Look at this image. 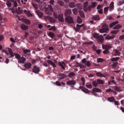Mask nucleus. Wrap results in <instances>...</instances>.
Masks as SVG:
<instances>
[{
    "instance_id": "nucleus-19",
    "label": "nucleus",
    "mask_w": 124,
    "mask_h": 124,
    "mask_svg": "<svg viewBox=\"0 0 124 124\" xmlns=\"http://www.w3.org/2000/svg\"><path fill=\"white\" fill-rule=\"evenodd\" d=\"M46 19H48V20L49 21V22H50L51 23H55V22H56V20H55V19L49 16H46Z\"/></svg>"
},
{
    "instance_id": "nucleus-3",
    "label": "nucleus",
    "mask_w": 124,
    "mask_h": 124,
    "mask_svg": "<svg viewBox=\"0 0 124 124\" xmlns=\"http://www.w3.org/2000/svg\"><path fill=\"white\" fill-rule=\"evenodd\" d=\"M53 12H54L53 7L51 5H48V7L45 8V13L47 15H52Z\"/></svg>"
},
{
    "instance_id": "nucleus-63",
    "label": "nucleus",
    "mask_w": 124,
    "mask_h": 124,
    "mask_svg": "<svg viewBox=\"0 0 124 124\" xmlns=\"http://www.w3.org/2000/svg\"><path fill=\"white\" fill-rule=\"evenodd\" d=\"M10 40L11 42H13L14 43H15V42H16V39H14L13 38H11Z\"/></svg>"
},
{
    "instance_id": "nucleus-26",
    "label": "nucleus",
    "mask_w": 124,
    "mask_h": 124,
    "mask_svg": "<svg viewBox=\"0 0 124 124\" xmlns=\"http://www.w3.org/2000/svg\"><path fill=\"white\" fill-rule=\"evenodd\" d=\"M93 20H94L95 21L100 20V17H99V16L98 15H95L93 16Z\"/></svg>"
},
{
    "instance_id": "nucleus-18",
    "label": "nucleus",
    "mask_w": 124,
    "mask_h": 124,
    "mask_svg": "<svg viewBox=\"0 0 124 124\" xmlns=\"http://www.w3.org/2000/svg\"><path fill=\"white\" fill-rule=\"evenodd\" d=\"M32 72H34V73H38V72H39V68L35 66L32 69Z\"/></svg>"
},
{
    "instance_id": "nucleus-7",
    "label": "nucleus",
    "mask_w": 124,
    "mask_h": 124,
    "mask_svg": "<svg viewBox=\"0 0 124 124\" xmlns=\"http://www.w3.org/2000/svg\"><path fill=\"white\" fill-rule=\"evenodd\" d=\"M102 48L103 49H111L112 48V45L109 43H107L106 45H102Z\"/></svg>"
},
{
    "instance_id": "nucleus-40",
    "label": "nucleus",
    "mask_w": 124,
    "mask_h": 124,
    "mask_svg": "<svg viewBox=\"0 0 124 124\" xmlns=\"http://www.w3.org/2000/svg\"><path fill=\"white\" fill-rule=\"evenodd\" d=\"M59 9H60L59 5H56L54 7V10L56 12L59 13Z\"/></svg>"
},
{
    "instance_id": "nucleus-64",
    "label": "nucleus",
    "mask_w": 124,
    "mask_h": 124,
    "mask_svg": "<svg viewBox=\"0 0 124 124\" xmlns=\"http://www.w3.org/2000/svg\"><path fill=\"white\" fill-rule=\"evenodd\" d=\"M32 6H33L34 8H35L36 9H37V4L32 3Z\"/></svg>"
},
{
    "instance_id": "nucleus-23",
    "label": "nucleus",
    "mask_w": 124,
    "mask_h": 124,
    "mask_svg": "<svg viewBox=\"0 0 124 124\" xmlns=\"http://www.w3.org/2000/svg\"><path fill=\"white\" fill-rule=\"evenodd\" d=\"M67 85H75V81L74 80H69L66 82Z\"/></svg>"
},
{
    "instance_id": "nucleus-34",
    "label": "nucleus",
    "mask_w": 124,
    "mask_h": 124,
    "mask_svg": "<svg viewBox=\"0 0 124 124\" xmlns=\"http://www.w3.org/2000/svg\"><path fill=\"white\" fill-rule=\"evenodd\" d=\"M92 91L94 93H100L101 91L98 88H93Z\"/></svg>"
},
{
    "instance_id": "nucleus-38",
    "label": "nucleus",
    "mask_w": 124,
    "mask_h": 124,
    "mask_svg": "<svg viewBox=\"0 0 124 124\" xmlns=\"http://www.w3.org/2000/svg\"><path fill=\"white\" fill-rule=\"evenodd\" d=\"M124 0H122V1H119L117 2V5L118 6H121V5H123V4H124Z\"/></svg>"
},
{
    "instance_id": "nucleus-15",
    "label": "nucleus",
    "mask_w": 124,
    "mask_h": 124,
    "mask_svg": "<svg viewBox=\"0 0 124 124\" xmlns=\"http://www.w3.org/2000/svg\"><path fill=\"white\" fill-rule=\"evenodd\" d=\"M18 62L20 63H24L25 62H26V58L24 57H20L18 59Z\"/></svg>"
},
{
    "instance_id": "nucleus-10",
    "label": "nucleus",
    "mask_w": 124,
    "mask_h": 124,
    "mask_svg": "<svg viewBox=\"0 0 124 124\" xmlns=\"http://www.w3.org/2000/svg\"><path fill=\"white\" fill-rule=\"evenodd\" d=\"M87 6H88V2H84V5H83V9L84 11H87V10H88V11H91V9Z\"/></svg>"
},
{
    "instance_id": "nucleus-13",
    "label": "nucleus",
    "mask_w": 124,
    "mask_h": 124,
    "mask_svg": "<svg viewBox=\"0 0 124 124\" xmlns=\"http://www.w3.org/2000/svg\"><path fill=\"white\" fill-rule=\"evenodd\" d=\"M24 13L26 14L28 17H32V14L31 13L30 11H27V10H23Z\"/></svg>"
},
{
    "instance_id": "nucleus-9",
    "label": "nucleus",
    "mask_w": 124,
    "mask_h": 124,
    "mask_svg": "<svg viewBox=\"0 0 124 124\" xmlns=\"http://www.w3.org/2000/svg\"><path fill=\"white\" fill-rule=\"evenodd\" d=\"M97 41L98 43H99L100 44H101V43H103V41L104 40V37L102 35H100L98 36L97 38Z\"/></svg>"
},
{
    "instance_id": "nucleus-8",
    "label": "nucleus",
    "mask_w": 124,
    "mask_h": 124,
    "mask_svg": "<svg viewBox=\"0 0 124 124\" xmlns=\"http://www.w3.org/2000/svg\"><path fill=\"white\" fill-rule=\"evenodd\" d=\"M39 6L41 10H44V8L46 6V3L44 1H41L39 3Z\"/></svg>"
},
{
    "instance_id": "nucleus-44",
    "label": "nucleus",
    "mask_w": 124,
    "mask_h": 124,
    "mask_svg": "<svg viewBox=\"0 0 124 124\" xmlns=\"http://www.w3.org/2000/svg\"><path fill=\"white\" fill-rule=\"evenodd\" d=\"M104 61V59H102V58H98L97 59V62H103Z\"/></svg>"
},
{
    "instance_id": "nucleus-31",
    "label": "nucleus",
    "mask_w": 124,
    "mask_h": 124,
    "mask_svg": "<svg viewBox=\"0 0 124 124\" xmlns=\"http://www.w3.org/2000/svg\"><path fill=\"white\" fill-rule=\"evenodd\" d=\"M108 100L109 102H114L115 101V98L114 97H110L108 98Z\"/></svg>"
},
{
    "instance_id": "nucleus-51",
    "label": "nucleus",
    "mask_w": 124,
    "mask_h": 124,
    "mask_svg": "<svg viewBox=\"0 0 124 124\" xmlns=\"http://www.w3.org/2000/svg\"><path fill=\"white\" fill-rule=\"evenodd\" d=\"M93 37H94V38H96L97 39V38H98V36H99V35H98V34H97L96 33H94L93 34Z\"/></svg>"
},
{
    "instance_id": "nucleus-36",
    "label": "nucleus",
    "mask_w": 124,
    "mask_h": 124,
    "mask_svg": "<svg viewBox=\"0 0 124 124\" xmlns=\"http://www.w3.org/2000/svg\"><path fill=\"white\" fill-rule=\"evenodd\" d=\"M119 31H120L119 30H113L111 31V33L112 34H117L119 32Z\"/></svg>"
},
{
    "instance_id": "nucleus-30",
    "label": "nucleus",
    "mask_w": 124,
    "mask_h": 124,
    "mask_svg": "<svg viewBox=\"0 0 124 124\" xmlns=\"http://www.w3.org/2000/svg\"><path fill=\"white\" fill-rule=\"evenodd\" d=\"M96 6V2H93L92 3L91 5L89 6V8L91 9V8H93Z\"/></svg>"
},
{
    "instance_id": "nucleus-16",
    "label": "nucleus",
    "mask_w": 124,
    "mask_h": 124,
    "mask_svg": "<svg viewBox=\"0 0 124 124\" xmlns=\"http://www.w3.org/2000/svg\"><path fill=\"white\" fill-rule=\"evenodd\" d=\"M46 62L48 63V64H50L53 67H57V65H56V64H55V63L54 62H53L52 61L47 60Z\"/></svg>"
},
{
    "instance_id": "nucleus-22",
    "label": "nucleus",
    "mask_w": 124,
    "mask_h": 124,
    "mask_svg": "<svg viewBox=\"0 0 124 124\" xmlns=\"http://www.w3.org/2000/svg\"><path fill=\"white\" fill-rule=\"evenodd\" d=\"M20 28L22 29V30L26 31V30H28V29H29V27L26 26L25 24H21L20 25Z\"/></svg>"
},
{
    "instance_id": "nucleus-17",
    "label": "nucleus",
    "mask_w": 124,
    "mask_h": 124,
    "mask_svg": "<svg viewBox=\"0 0 124 124\" xmlns=\"http://www.w3.org/2000/svg\"><path fill=\"white\" fill-rule=\"evenodd\" d=\"M109 11H112V10H114V2H111L109 4Z\"/></svg>"
},
{
    "instance_id": "nucleus-59",
    "label": "nucleus",
    "mask_w": 124,
    "mask_h": 124,
    "mask_svg": "<svg viewBox=\"0 0 124 124\" xmlns=\"http://www.w3.org/2000/svg\"><path fill=\"white\" fill-rule=\"evenodd\" d=\"M119 39L120 40H124V35H121L119 36Z\"/></svg>"
},
{
    "instance_id": "nucleus-25",
    "label": "nucleus",
    "mask_w": 124,
    "mask_h": 124,
    "mask_svg": "<svg viewBox=\"0 0 124 124\" xmlns=\"http://www.w3.org/2000/svg\"><path fill=\"white\" fill-rule=\"evenodd\" d=\"M24 67H25V68H31V63H27L24 64Z\"/></svg>"
},
{
    "instance_id": "nucleus-46",
    "label": "nucleus",
    "mask_w": 124,
    "mask_h": 124,
    "mask_svg": "<svg viewBox=\"0 0 124 124\" xmlns=\"http://www.w3.org/2000/svg\"><path fill=\"white\" fill-rule=\"evenodd\" d=\"M77 22L78 24H81V23H82V19L80 17H78Z\"/></svg>"
},
{
    "instance_id": "nucleus-39",
    "label": "nucleus",
    "mask_w": 124,
    "mask_h": 124,
    "mask_svg": "<svg viewBox=\"0 0 124 124\" xmlns=\"http://www.w3.org/2000/svg\"><path fill=\"white\" fill-rule=\"evenodd\" d=\"M97 76H98V77H105V76L104 75L102 74L100 72H97L96 73Z\"/></svg>"
},
{
    "instance_id": "nucleus-58",
    "label": "nucleus",
    "mask_w": 124,
    "mask_h": 124,
    "mask_svg": "<svg viewBox=\"0 0 124 124\" xmlns=\"http://www.w3.org/2000/svg\"><path fill=\"white\" fill-rule=\"evenodd\" d=\"M58 4H59L60 5H63V2L62 1H58Z\"/></svg>"
},
{
    "instance_id": "nucleus-14",
    "label": "nucleus",
    "mask_w": 124,
    "mask_h": 124,
    "mask_svg": "<svg viewBox=\"0 0 124 124\" xmlns=\"http://www.w3.org/2000/svg\"><path fill=\"white\" fill-rule=\"evenodd\" d=\"M58 65H59V66H60V67L61 68H62V69H65V68L64 67V66H65V63H64V62H58Z\"/></svg>"
},
{
    "instance_id": "nucleus-61",
    "label": "nucleus",
    "mask_w": 124,
    "mask_h": 124,
    "mask_svg": "<svg viewBox=\"0 0 124 124\" xmlns=\"http://www.w3.org/2000/svg\"><path fill=\"white\" fill-rule=\"evenodd\" d=\"M86 87L88 88V89H92L93 86L91 84L86 85Z\"/></svg>"
},
{
    "instance_id": "nucleus-35",
    "label": "nucleus",
    "mask_w": 124,
    "mask_h": 124,
    "mask_svg": "<svg viewBox=\"0 0 124 124\" xmlns=\"http://www.w3.org/2000/svg\"><path fill=\"white\" fill-rule=\"evenodd\" d=\"M120 60V57H114L112 58L111 59V62H117V61H119Z\"/></svg>"
},
{
    "instance_id": "nucleus-50",
    "label": "nucleus",
    "mask_w": 124,
    "mask_h": 124,
    "mask_svg": "<svg viewBox=\"0 0 124 124\" xmlns=\"http://www.w3.org/2000/svg\"><path fill=\"white\" fill-rule=\"evenodd\" d=\"M23 52L24 54H28V53H30L31 52V50L30 49H24Z\"/></svg>"
},
{
    "instance_id": "nucleus-45",
    "label": "nucleus",
    "mask_w": 124,
    "mask_h": 124,
    "mask_svg": "<svg viewBox=\"0 0 124 124\" xmlns=\"http://www.w3.org/2000/svg\"><path fill=\"white\" fill-rule=\"evenodd\" d=\"M79 13L82 18H84L85 17V15H84V12H83V11H79Z\"/></svg>"
},
{
    "instance_id": "nucleus-43",
    "label": "nucleus",
    "mask_w": 124,
    "mask_h": 124,
    "mask_svg": "<svg viewBox=\"0 0 124 124\" xmlns=\"http://www.w3.org/2000/svg\"><path fill=\"white\" fill-rule=\"evenodd\" d=\"M77 64H78V66L80 67V68H85V65L80 64L79 63H77Z\"/></svg>"
},
{
    "instance_id": "nucleus-52",
    "label": "nucleus",
    "mask_w": 124,
    "mask_h": 124,
    "mask_svg": "<svg viewBox=\"0 0 124 124\" xmlns=\"http://www.w3.org/2000/svg\"><path fill=\"white\" fill-rule=\"evenodd\" d=\"M85 65H86V66H91V62L90 61H87L85 62Z\"/></svg>"
},
{
    "instance_id": "nucleus-42",
    "label": "nucleus",
    "mask_w": 124,
    "mask_h": 124,
    "mask_svg": "<svg viewBox=\"0 0 124 124\" xmlns=\"http://www.w3.org/2000/svg\"><path fill=\"white\" fill-rule=\"evenodd\" d=\"M68 77H70V78H72L74 76H75V73L73 72H71L68 75Z\"/></svg>"
},
{
    "instance_id": "nucleus-41",
    "label": "nucleus",
    "mask_w": 124,
    "mask_h": 124,
    "mask_svg": "<svg viewBox=\"0 0 124 124\" xmlns=\"http://www.w3.org/2000/svg\"><path fill=\"white\" fill-rule=\"evenodd\" d=\"M48 35L51 37V38H53L55 36V33L50 32L48 33Z\"/></svg>"
},
{
    "instance_id": "nucleus-56",
    "label": "nucleus",
    "mask_w": 124,
    "mask_h": 124,
    "mask_svg": "<svg viewBox=\"0 0 124 124\" xmlns=\"http://www.w3.org/2000/svg\"><path fill=\"white\" fill-rule=\"evenodd\" d=\"M118 64V62H113V64H112V67H116L117 66V65Z\"/></svg>"
},
{
    "instance_id": "nucleus-47",
    "label": "nucleus",
    "mask_w": 124,
    "mask_h": 124,
    "mask_svg": "<svg viewBox=\"0 0 124 124\" xmlns=\"http://www.w3.org/2000/svg\"><path fill=\"white\" fill-rule=\"evenodd\" d=\"M72 11H73V12L74 14L76 15V14H77L78 13V10H77V8L73 9Z\"/></svg>"
},
{
    "instance_id": "nucleus-24",
    "label": "nucleus",
    "mask_w": 124,
    "mask_h": 124,
    "mask_svg": "<svg viewBox=\"0 0 124 124\" xmlns=\"http://www.w3.org/2000/svg\"><path fill=\"white\" fill-rule=\"evenodd\" d=\"M65 78H66V76L64 74H61L59 75V78L61 80H62V79H64Z\"/></svg>"
},
{
    "instance_id": "nucleus-5",
    "label": "nucleus",
    "mask_w": 124,
    "mask_h": 124,
    "mask_svg": "<svg viewBox=\"0 0 124 124\" xmlns=\"http://www.w3.org/2000/svg\"><path fill=\"white\" fill-rule=\"evenodd\" d=\"M122 50V49H120L119 50L118 49H114L113 52H112V55L113 56H114L115 57L117 56H121V51Z\"/></svg>"
},
{
    "instance_id": "nucleus-21",
    "label": "nucleus",
    "mask_w": 124,
    "mask_h": 124,
    "mask_svg": "<svg viewBox=\"0 0 124 124\" xmlns=\"http://www.w3.org/2000/svg\"><path fill=\"white\" fill-rule=\"evenodd\" d=\"M117 24H119V21H115L109 24V28H113L114 26H116Z\"/></svg>"
},
{
    "instance_id": "nucleus-32",
    "label": "nucleus",
    "mask_w": 124,
    "mask_h": 124,
    "mask_svg": "<svg viewBox=\"0 0 124 124\" xmlns=\"http://www.w3.org/2000/svg\"><path fill=\"white\" fill-rule=\"evenodd\" d=\"M82 27H83V24H82V25L77 24V28L76 29V31H78L80 30V29H81V28H82Z\"/></svg>"
},
{
    "instance_id": "nucleus-54",
    "label": "nucleus",
    "mask_w": 124,
    "mask_h": 124,
    "mask_svg": "<svg viewBox=\"0 0 124 124\" xmlns=\"http://www.w3.org/2000/svg\"><path fill=\"white\" fill-rule=\"evenodd\" d=\"M81 80L82 82V86H85V78H81Z\"/></svg>"
},
{
    "instance_id": "nucleus-62",
    "label": "nucleus",
    "mask_w": 124,
    "mask_h": 124,
    "mask_svg": "<svg viewBox=\"0 0 124 124\" xmlns=\"http://www.w3.org/2000/svg\"><path fill=\"white\" fill-rule=\"evenodd\" d=\"M103 53H104V54H108L109 50H108V49H106V50H104Z\"/></svg>"
},
{
    "instance_id": "nucleus-12",
    "label": "nucleus",
    "mask_w": 124,
    "mask_h": 124,
    "mask_svg": "<svg viewBox=\"0 0 124 124\" xmlns=\"http://www.w3.org/2000/svg\"><path fill=\"white\" fill-rule=\"evenodd\" d=\"M65 21L66 22H67V23H68L69 24H71V23L73 22V19L70 16H68L66 17Z\"/></svg>"
},
{
    "instance_id": "nucleus-4",
    "label": "nucleus",
    "mask_w": 124,
    "mask_h": 124,
    "mask_svg": "<svg viewBox=\"0 0 124 124\" xmlns=\"http://www.w3.org/2000/svg\"><path fill=\"white\" fill-rule=\"evenodd\" d=\"M11 2L14 3L15 7H17V1L14 0H7V2L6 3V5H7V6H8L9 7H10V6H11L12 5Z\"/></svg>"
},
{
    "instance_id": "nucleus-49",
    "label": "nucleus",
    "mask_w": 124,
    "mask_h": 124,
    "mask_svg": "<svg viewBox=\"0 0 124 124\" xmlns=\"http://www.w3.org/2000/svg\"><path fill=\"white\" fill-rule=\"evenodd\" d=\"M97 82L98 84H104V82H103V80H101V79H98L97 80Z\"/></svg>"
},
{
    "instance_id": "nucleus-29",
    "label": "nucleus",
    "mask_w": 124,
    "mask_h": 124,
    "mask_svg": "<svg viewBox=\"0 0 124 124\" xmlns=\"http://www.w3.org/2000/svg\"><path fill=\"white\" fill-rule=\"evenodd\" d=\"M76 5L75 3H74V2H72L70 3H69V7L70 8H74V7H75Z\"/></svg>"
},
{
    "instance_id": "nucleus-53",
    "label": "nucleus",
    "mask_w": 124,
    "mask_h": 124,
    "mask_svg": "<svg viewBox=\"0 0 124 124\" xmlns=\"http://www.w3.org/2000/svg\"><path fill=\"white\" fill-rule=\"evenodd\" d=\"M109 7H106L104 8V11L105 13H106L108 10H109Z\"/></svg>"
},
{
    "instance_id": "nucleus-2",
    "label": "nucleus",
    "mask_w": 124,
    "mask_h": 124,
    "mask_svg": "<svg viewBox=\"0 0 124 124\" xmlns=\"http://www.w3.org/2000/svg\"><path fill=\"white\" fill-rule=\"evenodd\" d=\"M99 32L101 33H104V32H109V27L107 24H104L102 26V29L100 30Z\"/></svg>"
},
{
    "instance_id": "nucleus-33",
    "label": "nucleus",
    "mask_w": 124,
    "mask_h": 124,
    "mask_svg": "<svg viewBox=\"0 0 124 124\" xmlns=\"http://www.w3.org/2000/svg\"><path fill=\"white\" fill-rule=\"evenodd\" d=\"M82 91L84 93H91V91H90V90L87 88L82 89Z\"/></svg>"
},
{
    "instance_id": "nucleus-27",
    "label": "nucleus",
    "mask_w": 124,
    "mask_h": 124,
    "mask_svg": "<svg viewBox=\"0 0 124 124\" xmlns=\"http://www.w3.org/2000/svg\"><path fill=\"white\" fill-rule=\"evenodd\" d=\"M36 12L37 15L40 17V18L43 17V13H41L40 11L38 10L36 11Z\"/></svg>"
},
{
    "instance_id": "nucleus-28",
    "label": "nucleus",
    "mask_w": 124,
    "mask_h": 124,
    "mask_svg": "<svg viewBox=\"0 0 124 124\" xmlns=\"http://www.w3.org/2000/svg\"><path fill=\"white\" fill-rule=\"evenodd\" d=\"M71 10L70 9H66V11L65 12V14L66 16H67L68 15H70L71 14Z\"/></svg>"
},
{
    "instance_id": "nucleus-57",
    "label": "nucleus",
    "mask_w": 124,
    "mask_h": 124,
    "mask_svg": "<svg viewBox=\"0 0 124 124\" xmlns=\"http://www.w3.org/2000/svg\"><path fill=\"white\" fill-rule=\"evenodd\" d=\"M55 85H56V86H59V87L62 86V84L59 81H56L55 82Z\"/></svg>"
},
{
    "instance_id": "nucleus-37",
    "label": "nucleus",
    "mask_w": 124,
    "mask_h": 124,
    "mask_svg": "<svg viewBox=\"0 0 124 124\" xmlns=\"http://www.w3.org/2000/svg\"><path fill=\"white\" fill-rule=\"evenodd\" d=\"M121 28H122V26L118 24V25L115 26L113 27V30H118V29H121Z\"/></svg>"
},
{
    "instance_id": "nucleus-1",
    "label": "nucleus",
    "mask_w": 124,
    "mask_h": 124,
    "mask_svg": "<svg viewBox=\"0 0 124 124\" xmlns=\"http://www.w3.org/2000/svg\"><path fill=\"white\" fill-rule=\"evenodd\" d=\"M8 52L11 56V58H13L15 56L16 59L18 60V61L21 58V56H20L19 54L13 53V52L12 51V49L10 48H8Z\"/></svg>"
},
{
    "instance_id": "nucleus-11",
    "label": "nucleus",
    "mask_w": 124,
    "mask_h": 124,
    "mask_svg": "<svg viewBox=\"0 0 124 124\" xmlns=\"http://www.w3.org/2000/svg\"><path fill=\"white\" fill-rule=\"evenodd\" d=\"M115 37L116 36L114 35H112L111 36L108 35L105 37V39L107 40H111V39H114Z\"/></svg>"
},
{
    "instance_id": "nucleus-6",
    "label": "nucleus",
    "mask_w": 124,
    "mask_h": 124,
    "mask_svg": "<svg viewBox=\"0 0 124 124\" xmlns=\"http://www.w3.org/2000/svg\"><path fill=\"white\" fill-rule=\"evenodd\" d=\"M54 16L55 18H58L60 22H63L64 20H63V16L62 15H59L58 16L56 14V13H53Z\"/></svg>"
},
{
    "instance_id": "nucleus-20",
    "label": "nucleus",
    "mask_w": 124,
    "mask_h": 124,
    "mask_svg": "<svg viewBox=\"0 0 124 124\" xmlns=\"http://www.w3.org/2000/svg\"><path fill=\"white\" fill-rule=\"evenodd\" d=\"M22 22L25 23L26 25H31V21L30 20L27 19H22Z\"/></svg>"
},
{
    "instance_id": "nucleus-48",
    "label": "nucleus",
    "mask_w": 124,
    "mask_h": 124,
    "mask_svg": "<svg viewBox=\"0 0 124 124\" xmlns=\"http://www.w3.org/2000/svg\"><path fill=\"white\" fill-rule=\"evenodd\" d=\"M113 89L114 90H116V91H117V92H121V89H120V87H118V86H115Z\"/></svg>"
},
{
    "instance_id": "nucleus-60",
    "label": "nucleus",
    "mask_w": 124,
    "mask_h": 124,
    "mask_svg": "<svg viewBox=\"0 0 124 124\" xmlns=\"http://www.w3.org/2000/svg\"><path fill=\"white\" fill-rule=\"evenodd\" d=\"M116 79L117 81H119V82H124V78H117Z\"/></svg>"
},
{
    "instance_id": "nucleus-55",
    "label": "nucleus",
    "mask_w": 124,
    "mask_h": 124,
    "mask_svg": "<svg viewBox=\"0 0 124 124\" xmlns=\"http://www.w3.org/2000/svg\"><path fill=\"white\" fill-rule=\"evenodd\" d=\"M77 6L78 7V9H82V5L81 4H77Z\"/></svg>"
}]
</instances>
